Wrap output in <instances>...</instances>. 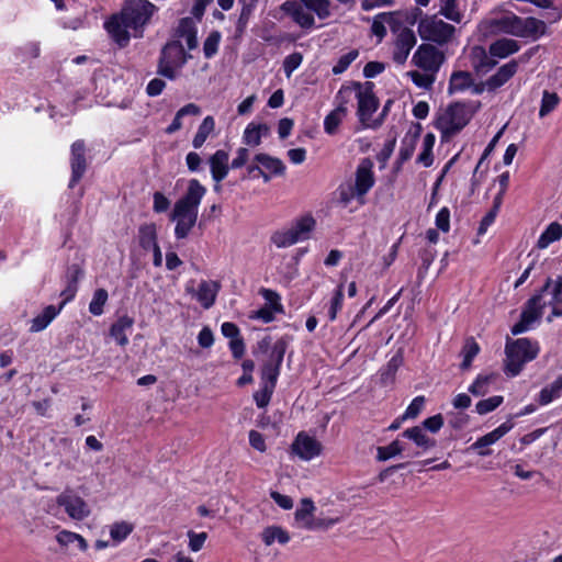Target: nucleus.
<instances>
[{
    "label": "nucleus",
    "instance_id": "f257e3e1",
    "mask_svg": "<svg viewBox=\"0 0 562 562\" xmlns=\"http://www.w3.org/2000/svg\"><path fill=\"white\" fill-rule=\"evenodd\" d=\"M314 12L321 20H325L330 15L329 0H288L280 5V10L289 15L294 23L302 29H312L315 25Z\"/></svg>",
    "mask_w": 562,
    "mask_h": 562
},
{
    "label": "nucleus",
    "instance_id": "f03ea898",
    "mask_svg": "<svg viewBox=\"0 0 562 562\" xmlns=\"http://www.w3.org/2000/svg\"><path fill=\"white\" fill-rule=\"evenodd\" d=\"M539 348L537 344L527 338L507 341L505 353V372L510 376L517 375L524 364L533 360L538 355Z\"/></svg>",
    "mask_w": 562,
    "mask_h": 562
},
{
    "label": "nucleus",
    "instance_id": "7ed1b4c3",
    "mask_svg": "<svg viewBox=\"0 0 562 562\" xmlns=\"http://www.w3.org/2000/svg\"><path fill=\"white\" fill-rule=\"evenodd\" d=\"M191 57L186 53L181 42L170 41L161 48L157 74L169 80H175L177 78L176 69L183 67Z\"/></svg>",
    "mask_w": 562,
    "mask_h": 562
},
{
    "label": "nucleus",
    "instance_id": "20e7f679",
    "mask_svg": "<svg viewBox=\"0 0 562 562\" xmlns=\"http://www.w3.org/2000/svg\"><path fill=\"white\" fill-rule=\"evenodd\" d=\"M472 114L465 103L454 102L437 117L436 127L441 131L443 137L452 136L469 123Z\"/></svg>",
    "mask_w": 562,
    "mask_h": 562
},
{
    "label": "nucleus",
    "instance_id": "39448f33",
    "mask_svg": "<svg viewBox=\"0 0 562 562\" xmlns=\"http://www.w3.org/2000/svg\"><path fill=\"white\" fill-rule=\"evenodd\" d=\"M349 87L355 92V98L358 100V117L360 123L364 127H376L381 124V121L370 123L373 113L379 108V100L373 92V83L367 81L364 85L360 82H352Z\"/></svg>",
    "mask_w": 562,
    "mask_h": 562
},
{
    "label": "nucleus",
    "instance_id": "423d86ee",
    "mask_svg": "<svg viewBox=\"0 0 562 562\" xmlns=\"http://www.w3.org/2000/svg\"><path fill=\"white\" fill-rule=\"evenodd\" d=\"M156 7L147 0L126 1L121 10L122 16L132 30L135 36H143V29L149 22Z\"/></svg>",
    "mask_w": 562,
    "mask_h": 562
},
{
    "label": "nucleus",
    "instance_id": "0eeeda50",
    "mask_svg": "<svg viewBox=\"0 0 562 562\" xmlns=\"http://www.w3.org/2000/svg\"><path fill=\"white\" fill-rule=\"evenodd\" d=\"M315 227V220L312 216H304L297 220L290 228L278 231L271 236L272 243L278 248H284L308 238V234Z\"/></svg>",
    "mask_w": 562,
    "mask_h": 562
},
{
    "label": "nucleus",
    "instance_id": "6e6552de",
    "mask_svg": "<svg viewBox=\"0 0 562 562\" xmlns=\"http://www.w3.org/2000/svg\"><path fill=\"white\" fill-rule=\"evenodd\" d=\"M205 191V188L196 179L190 180L186 194L175 203L170 217L198 218V207Z\"/></svg>",
    "mask_w": 562,
    "mask_h": 562
},
{
    "label": "nucleus",
    "instance_id": "1a4fd4ad",
    "mask_svg": "<svg viewBox=\"0 0 562 562\" xmlns=\"http://www.w3.org/2000/svg\"><path fill=\"white\" fill-rule=\"evenodd\" d=\"M456 29L453 25L443 22L436 15L420 19L418 33L423 40L435 42L439 45L450 41Z\"/></svg>",
    "mask_w": 562,
    "mask_h": 562
},
{
    "label": "nucleus",
    "instance_id": "9d476101",
    "mask_svg": "<svg viewBox=\"0 0 562 562\" xmlns=\"http://www.w3.org/2000/svg\"><path fill=\"white\" fill-rule=\"evenodd\" d=\"M288 345V337H281L274 342L269 358L265 361L261 368V378L267 383H271L272 385L277 384L278 376L280 374V367L282 364Z\"/></svg>",
    "mask_w": 562,
    "mask_h": 562
},
{
    "label": "nucleus",
    "instance_id": "9b49d317",
    "mask_svg": "<svg viewBox=\"0 0 562 562\" xmlns=\"http://www.w3.org/2000/svg\"><path fill=\"white\" fill-rule=\"evenodd\" d=\"M259 165H250L247 170L252 177H261L265 182H269L272 176H283L285 166L283 161L268 154H257L254 158Z\"/></svg>",
    "mask_w": 562,
    "mask_h": 562
},
{
    "label": "nucleus",
    "instance_id": "f8f14e48",
    "mask_svg": "<svg viewBox=\"0 0 562 562\" xmlns=\"http://www.w3.org/2000/svg\"><path fill=\"white\" fill-rule=\"evenodd\" d=\"M352 99V88L341 87L337 93V106L334 109L324 121V130L327 134L334 135L337 133L338 126L347 115V104Z\"/></svg>",
    "mask_w": 562,
    "mask_h": 562
},
{
    "label": "nucleus",
    "instance_id": "ddd939ff",
    "mask_svg": "<svg viewBox=\"0 0 562 562\" xmlns=\"http://www.w3.org/2000/svg\"><path fill=\"white\" fill-rule=\"evenodd\" d=\"M412 61L424 71L435 74L445 61V55L431 44H422L413 55Z\"/></svg>",
    "mask_w": 562,
    "mask_h": 562
},
{
    "label": "nucleus",
    "instance_id": "4468645a",
    "mask_svg": "<svg viewBox=\"0 0 562 562\" xmlns=\"http://www.w3.org/2000/svg\"><path fill=\"white\" fill-rule=\"evenodd\" d=\"M56 502L59 506L65 508V512L72 519L82 520L90 514L87 503L70 490H66L59 494Z\"/></svg>",
    "mask_w": 562,
    "mask_h": 562
},
{
    "label": "nucleus",
    "instance_id": "2eb2a0df",
    "mask_svg": "<svg viewBox=\"0 0 562 562\" xmlns=\"http://www.w3.org/2000/svg\"><path fill=\"white\" fill-rule=\"evenodd\" d=\"M104 27L113 42L116 43L121 48L128 45L131 40L128 29L131 27L125 22L121 11L119 13L112 14L111 18L105 21Z\"/></svg>",
    "mask_w": 562,
    "mask_h": 562
},
{
    "label": "nucleus",
    "instance_id": "dca6fc26",
    "mask_svg": "<svg viewBox=\"0 0 562 562\" xmlns=\"http://www.w3.org/2000/svg\"><path fill=\"white\" fill-rule=\"evenodd\" d=\"M542 297V293L533 295L531 299L528 300V306L525 311H522L520 315V321L515 324L512 328V333L514 335H518L520 333H524L527 330L529 325L533 323L536 319H538L541 315V308L546 305L540 304Z\"/></svg>",
    "mask_w": 562,
    "mask_h": 562
},
{
    "label": "nucleus",
    "instance_id": "f3484780",
    "mask_svg": "<svg viewBox=\"0 0 562 562\" xmlns=\"http://www.w3.org/2000/svg\"><path fill=\"white\" fill-rule=\"evenodd\" d=\"M416 41V35L411 29H402L394 43L393 60L400 65L404 64Z\"/></svg>",
    "mask_w": 562,
    "mask_h": 562
},
{
    "label": "nucleus",
    "instance_id": "a211bd4d",
    "mask_svg": "<svg viewBox=\"0 0 562 562\" xmlns=\"http://www.w3.org/2000/svg\"><path fill=\"white\" fill-rule=\"evenodd\" d=\"M292 450L303 460H311L322 452V443L305 434H299L292 443Z\"/></svg>",
    "mask_w": 562,
    "mask_h": 562
},
{
    "label": "nucleus",
    "instance_id": "6ab92c4d",
    "mask_svg": "<svg viewBox=\"0 0 562 562\" xmlns=\"http://www.w3.org/2000/svg\"><path fill=\"white\" fill-rule=\"evenodd\" d=\"M85 143L77 140L71 146V171L72 176L69 182V188H74L76 183L82 178L87 169V160L85 157Z\"/></svg>",
    "mask_w": 562,
    "mask_h": 562
},
{
    "label": "nucleus",
    "instance_id": "aec40b11",
    "mask_svg": "<svg viewBox=\"0 0 562 562\" xmlns=\"http://www.w3.org/2000/svg\"><path fill=\"white\" fill-rule=\"evenodd\" d=\"M372 164L366 159L358 166L356 171L355 193L357 196H363L374 184Z\"/></svg>",
    "mask_w": 562,
    "mask_h": 562
},
{
    "label": "nucleus",
    "instance_id": "412c9836",
    "mask_svg": "<svg viewBox=\"0 0 562 562\" xmlns=\"http://www.w3.org/2000/svg\"><path fill=\"white\" fill-rule=\"evenodd\" d=\"M482 46L471 48L470 60L476 75H485L496 66L497 61Z\"/></svg>",
    "mask_w": 562,
    "mask_h": 562
},
{
    "label": "nucleus",
    "instance_id": "4be33fe9",
    "mask_svg": "<svg viewBox=\"0 0 562 562\" xmlns=\"http://www.w3.org/2000/svg\"><path fill=\"white\" fill-rule=\"evenodd\" d=\"M513 425L510 423H504L501 426H498L493 431L484 435L483 437L479 438L471 447L470 449L476 450L477 453L482 457L488 456L491 453V450H484V448L495 443L497 440H499L503 436H505L510 429Z\"/></svg>",
    "mask_w": 562,
    "mask_h": 562
},
{
    "label": "nucleus",
    "instance_id": "5701e85b",
    "mask_svg": "<svg viewBox=\"0 0 562 562\" xmlns=\"http://www.w3.org/2000/svg\"><path fill=\"white\" fill-rule=\"evenodd\" d=\"M550 292L551 300L549 305L552 306V316H562V276H559L555 281L548 278L541 289V293Z\"/></svg>",
    "mask_w": 562,
    "mask_h": 562
},
{
    "label": "nucleus",
    "instance_id": "b1692460",
    "mask_svg": "<svg viewBox=\"0 0 562 562\" xmlns=\"http://www.w3.org/2000/svg\"><path fill=\"white\" fill-rule=\"evenodd\" d=\"M228 158L227 151L218 149L209 159L212 178L217 183L224 180L229 171Z\"/></svg>",
    "mask_w": 562,
    "mask_h": 562
},
{
    "label": "nucleus",
    "instance_id": "393cba45",
    "mask_svg": "<svg viewBox=\"0 0 562 562\" xmlns=\"http://www.w3.org/2000/svg\"><path fill=\"white\" fill-rule=\"evenodd\" d=\"M220 286L217 281H202L200 283L195 295L204 308H210L215 303ZM188 291L194 293L193 289H188Z\"/></svg>",
    "mask_w": 562,
    "mask_h": 562
},
{
    "label": "nucleus",
    "instance_id": "a878e982",
    "mask_svg": "<svg viewBox=\"0 0 562 562\" xmlns=\"http://www.w3.org/2000/svg\"><path fill=\"white\" fill-rule=\"evenodd\" d=\"M83 271L79 265H71L66 271L67 286L61 291L60 295L64 297L61 305L72 300L78 290V281L82 277Z\"/></svg>",
    "mask_w": 562,
    "mask_h": 562
},
{
    "label": "nucleus",
    "instance_id": "bb28decb",
    "mask_svg": "<svg viewBox=\"0 0 562 562\" xmlns=\"http://www.w3.org/2000/svg\"><path fill=\"white\" fill-rule=\"evenodd\" d=\"M517 69L518 63L516 60H510L509 63L499 67L496 74L491 76L486 81L488 90H495L502 87L517 72Z\"/></svg>",
    "mask_w": 562,
    "mask_h": 562
},
{
    "label": "nucleus",
    "instance_id": "cd10ccee",
    "mask_svg": "<svg viewBox=\"0 0 562 562\" xmlns=\"http://www.w3.org/2000/svg\"><path fill=\"white\" fill-rule=\"evenodd\" d=\"M493 25L501 32L521 37L524 36L522 31V18L515 14H507L493 21Z\"/></svg>",
    "mask_w": 562,
    "mask_h": 562
},
{
    "label": "nucleus",
    "instance_id": "c85d7f7f",
    "mask_svg": "<svg viewBox=\"0 0 562 562\" xmlns=\"http://www.w3.org/2000/svg\"><path fill=\"white\" fill-rule=\"evenodd\" d=\"M134 325V319L127 315L119 317L110 327V336L113 337L120 346L128 344V338L125 334L127 329H131Z\"/></svg>",
    "mask_w": 562,
    "mask_h": 562
},
{
    "label": "nucleus",
    "instance_id": "c756f323",
    "mask_svg": "<svg viewBox=\"0 0 562 562\" xmlns=\"http://www.w3.org/2000/svg\"><path fill=\"white\" fill-rule=\"evenodd\" d=\"M519 45L517 41L512 38H501L490 45L488 53L492 56L505 58L518 52Z\"/></svg>",
    "mask_w": 562,
    "mask_h": 562
},
{
    "label": "nucleus",
    "instance_id": "7c9ffc66",
    "mask_svg": "<svg viewBox=\"0 0 562 562\" xmlns=\"http://www.w3.org/2000/svg\"><path fill=\"white\" fill-rule=\"evenodd\" d=\"M139 246L144 250H149L158 245L157 243V227L155 223H146L138 228Z\"/></svg>",
    "mask_w": 562,
    "mask_h": 562
},
{
    "label": "nucleus",
    "instance_id": "2f4dec72",
    "mask_svg": "<svg viewBox=\"0 0 562 562\" xmlns=\"http://www.w3.org/2000/svg\"><path fill=\"white\" fill-rule=\"evenodd\" d=\"M402 436L413 440L416 443V446L422 448L423 450H428L436 446V440L429 438L425 434L423 428L419 426L406 429L405 431H403Z\"/></svg>",
    "mask_w": 562,
    "mask_h": 562
},
{
    "label": "nucleus",
    "instance_id": "473e14b6",
    "mask_svg": "<svg viewBox=\"0 0 562 562\" xmlns=\"http://www.w3.org/2000/svg\"><path fill=\"white\" fill-rule=\"evenodd\" d=\"M480 346L473 337H468L461 349V356L463 358L460 369L467 371L471 368L473 359L479 355Z\"/></svg>",
    "mask_w": 562,
    "mask_h": 562
},
{
    "label": "nucleus",
    "instance_id": "72a5a7b5",
    "mask_svg": "<svg viewBox=\"0 0 562 562\" xmlns=\"http://www.w3.org/2000/svg\"><path fill=\"white\" fill-rule=\"evenodd\" d=\"M177 33L180 37L186 38L189 49H194L198 47L196 31L190 18H183L180 21Z\"/></svg>",
    "mask_w": 562,
    "mask_h": 562
},
{
    "label": "nucleus",
    "instance_id": "f704fd0d",
    "mask_svg": "<svg viewBox=\"0 0 562 562\" xmlns=\"http://www.w3.org/2000/svg\"><path fill=\"white\" fill-rule=\"evenodd\" d=\"M473 85L472 75L468 71H454L450 77L449 93L452 94L456 91H463Z\"/></svg>",
    "mask_w": 562,
    "mask_h": 562
},
{
    "label": "nucleus",
    "instance_id": "c9c22d12",
    "mask_svg": "<svg viewBox=\"0 0 562 562\" xmlns=\"http://www.w3.org/2000/svg\"><path fill=\"white\" fill-rule=\"evenodd\" d=\"M561 237H562V225L558 222H553L540 235V237L537 241V247L539 249H544L551 243L559 240Z\"/></svg>",
    "mask_w": 562,
    "mask_h": 562
},
{
    "label": "nucleus",
    "instance_id": "e433bc0d",
    "mask_svg": "<svg viewBox=\"0 0 562 562\" xmlns=\"http://www.w3.org/2000/svg\"><path fill=\"white\" fill-rule=\"evenodd\" d=\"M63 307L60 305L59 308H56L54 305H48L44 308L43 313L37 315L32 321L31 330L32 331H41L47 327V325L55 318L58 314L59 310Z\"/></svg>",
    "mask_w": 562,
    "mask_h": 562
},
{
    "label": "nucleus",
    "instance_id": "4c0bfd02",
    "mask_svg": "<svg viewBox=\"0 0 562 562\" xmlns=\"http://www.w3.org/2000/svg\"><path fill=\"white\" fill-rule=\"evenodd\" d=\"M201 109L194 103H188L182 106L175 115L172 123L166 128V133L173 134L182 127L181 119L186 115H199Z\"/></svg>",
    "mask_w": 562,
    "mask_h": 562
},
{
    "label": "nucleus",
    "instance_id": "58836bf2",
    "mask_svg": "<svg viewBox=\"0 0 562 562\" xmlns=\"http://www.w3.org/2000/svg\"><path fill=\"white\" fill-rule=\"evenodd\" d=\"M547 25L543 21L536 18L522 19V37H538L544 34Z\"/></svg>",
    "mask_w": 562,
    "mask_h": 562
},
{
    "label": "nucleus",
    "instance_id": "ea45409f",
    "mask_svg": "<svg viewBox=\"0 0 562 562\" xmlns=\"http://www.w3.org/2000/svg\"><path fill=\"white\" fill-rule=\"evenodd\" d=\"M214 119L212 116H206L199 126V130L192 140V145L195 149L202 147L207 136L214 131Z\"/></svg>",
    "mask_w": 562,
    "mask_h": 562
},
{
    "label": "nucleus",
    "instance_id": "a19ab883",
    "mask_svg": "<svg viewBox=\"0 0 562 562\" xmlns=\"http://www.w3.org/2000/svg\"><path fill=\"white\" fill-rule=\"evenodd\" d=\"M262 540L267 546H271L276 540L284 544L290 540V536L281 527L272 526L262 531Z\"/></svg>",
    "mask_w": 562,
    "mask_h": 562
},
{
    "label": "nucleus",
    "instance_id": "79ce46f5",
    "mask_svg": "<svg viewBox=\"0 0 562 562\" xmlns=\"http://www.w3.org/2000/svg\"><path fill=\"white\" fill-rule=\"evenodd\" d=\"M239 2L241 3V10H240V14H239V18H238V21H237V26H236V31L241 34L248 22H249V19L252 14V11L258 2V0H239Z\"/></svg>",
    "mask_w": 562,
    "mask_h": 562
},
{
    "label": "nucleus",
    "instance_id": "37998d69",
    "mask_svg": "<svg viewBox=\"0 0 562 562\" xmlns=\"http://www.w3.org/2000/svg\"><path fill=\"white\" fill-rule=\"evenodd\" d=\"M171 220L177 221L175 234L178 239H183L188 237L190 231L196 223V218L187 216L171 217Z\"/></svg>",
    "mask_w": 562,
    "mask_h": 562
},
{
    "label": "nucleus",
    "instance_id": "c03bdc74",
    "mask_svg": "<svg viewBox=\"0 0 562 562\" xmlns=\"http://www.w3.org/2000/svg\"><path fill=\"white\" fill-rule=\"evenodd\" d=\"M315 506L311 498H302L301 507L295 512V519L299 522H302V527L304 528V524L314 517Z\"/></svg>",
    "mask_w": 562,
    "mask_h": 562
},
{
    "label": "nucleus",
    "instance_id": "a18cd8bd",
    "mask_svg": "<svg viewBox=\"0 0 562 562\" xmlns=\"http://www.w3.org/2000/svg\"><path fill=\"white\" fill-rule=\"evenodd\" d=\"M403 450H404V447L402 446V443L398 440H394L389 446L378 447L376 459L379 461H386L390 458L401 454L403 452Z\"/></svg>",
    "mask_w": 562,
    "mask_h": 562
},
{
    "label": "nucleus",
    "instance_id": "49530a36",
    "mask_svg": "<svg viewBox=\"0 0 562 562\" xmlns=\"http://www.w3.org/2000/svg\"><path fill=\"white\" fill-rule=\"evenodd\" d=\"M108 292L104 289H98L94 294L93 299L89 304V312L92 315L99 316L103 313V306L105 305L108 301Z\"/></svg>",
    "mask_w": 562,
    "mask_h": 562
},
{
    "label": "nucleus",
    "instance_id": "de8ad7c7",
    "mask_svg": "<svg viewBox=\"0 0 562 562\" xmlns=\"http://www.w3.org/2000/svg\"><path fill=\"white\" fill-rule=\"evenodd\" d=\"M561 389V380H557L555 382H553L550 387L542 389L539 395V403L541 405L549 404L551 401H553V398L559 396Z\"/></svg>",
    "mask_w": 562,
    "mask_h": 562
},
{
    "label": "nucleus",
    "instance_id": "09e8293b",
    "mask_svg": "<svg viewBox=\"0 0 562 562\" xmlns=\"http://www.w3.org/2000/svg\"><path fill=\"white\" fill-rule=\"evenodd\" d=\"M495 375H479L473 384L469 387V392L480 396L487 393V385L494 380Z\"/></svg>",
    "mask_w": 562,
    "mask_h": 562
},
{
    "label": "nucleus",
    "instance_id": "8fccbe9b",
    "mask_svg": "<svg viewBox=\"0 0 562 562\" xmlns=\"http://www.w3.org/2000/svg\"><path fill=\"white\" fill-rule=\"evenodd\" d=\"M502 403L503 396L495 395L490 398L480 401L475 406V411L480 415H485L497 408Z\"/></svg>",
    "mask_w": 562,
    "mask_h": 562
},
{
    "label": "nucleus",
    "instance_id": "3c124183",
    "mask_svg": "<svg viewBox=\"0 0 562 562\" xmlns=\"http://www.w3.org/2000/svg\"><path fill=\"white\" fill-rule=\"evenodd\" d=\"M339 518H322L313 517L304 524V528L307 530H325L338 522Z\"/></svg>",
    "mask_w": 562,
    "mask_h": 562
},
{
    "label": "nucleus",
    "instance_id": "603ef678",
    "mask_svg": "<svg viewBox=\"0 0 562 562\" xmlns=\"http://www.w3.org/2000/svg\"><path fill=\"white\" fill-rule=\"evenodd\" d=\"M133 531V525L126 521L115 522L111 527V538L114 541L124 540Z\"/></svg>",
    "mask_w": 562,
    "mask_h": 562
},
{
    "label": "nucleus",
    "instance_id": "864d4df0",
    "mask_svg": "<svg viewBox=\"0 0 562 562\" xmlns=\"http://www.w3.org/2000/svg\"><path fill=\"white\" fill-rule=\"evenodd\" d=\"M559 103V97L557 93H551L549 91L543 92L541 108L539 111L540 117H544L548 115Z\"/></svg>",
    "mask_w": 562,
    "mask_h": 562
},
{
    "label": "nucleus",
    "instance_id": "5fc2aeb1",
    "mask_svg": "<svg viewBox=\"0 0 562 562\" xmlns=\"http://www.w3.org/2000/svg\"><path fill=\"white\" fill-rule=\"evenodd\" d=\"M442 7L440 13L446 16L448 20L460 23L461 22V13L457 10V1L456 0H441Z\"/></svg>",
    "mask_w": 562,
    "mask_h": 562
},
{
    "label": "nucleus",
    "instance_id": "6e6d98bb",
    "mask_svg": "<svg viewBox=\"0 0 562 562\" xmlns=\"http://www.w3.org/2000/svg\"><path fill=\"white\" fill-rule=\"evenodd\" d=\"M408 76L417 87L424 89H430L435 81V76L432 72L422 74L417 70H413L408 72Z\"/></svg>",
    "mask_w": 562,
    "mask_h": 562
},
{
    "label": "nucleus",
    "instance_id": "4d7b16f0",
    "mask_svg": "<svg viewBox=\"0 0 562 562\" xmlns=\"http://www.w3.org/2000/svg\"><path fill=\"white\" fill-rule=\"evenodd\" d=\"M220 40H221L220 32L213 31L209 34V36L206 37V40L204 41V44H203V52H204V56L206 58H211L213 55L216 54Z\"/></svg>",
    "mask_w": 562,
    "mask_h": 562
},
{
    "label": "nucleus",
    "instance_id": "13d9d810",
    "mask_svg": "<svg viewBox=\"0 0 562 562\" xmlns=\"http://www.w3.org/2000/svg\"><path fill=\"white\" fill-rule=\"evenodd\" d=\"M274 387L276 385L266 382L263 389L255 393L254 398L258 407L263 408L269 404Z\"/></svg>",
    "mask_w": 562,
    "mask_h": 562
},
{
    "label": "nucleus",
    "instance_id": "bf43d9fd",
    "mask_svg": "<svg viewBox=\"0 0 562 562\" xmlns=\"http://www.w3.org/2000/svg\"><path fill=\"white\" fill-rule=\"evenodd\" d=\"M357 57L358 50L356 49H352L349 53L340 56L337 64L333 67V72L335 75L342 74Z\"/></svg>",
    "mask_w": 562,
    "mask_h": 562
},
{
    "label": "nucleus",
    "instance_id": "052dcab7",
    "mask_svg": "<svg viewBox=\"0 0 562 562\" xmlns=\"http://www.w3.org/2000/svg\"><path fill=\"white\" fill-rule=\"evenodd\" d=\"M302 60V54L296 52L284 58L283 69L288 78H290L292 72L301 65Z\"/></svg>",
    "mask_w": 562,
    "mask_h": 562
},
{
    "label": "nucleus",
    "instance_id": "680f3d73",
    "mask_svg": "<svg viewBox=\"0 0 562 562\" xmlns=\"http://www.w3.org/2000/svg\"><path fill=\"white\" fill-rule=\"evenodd\" d=\"M425 398L424 396L415 397L412 403L406 408L405 413L402 416V419L407 418H416L424 407Z\"/></svg>",
    "mask_w": 562,
    "mask_h": 562
},
{
    "label": "nucleus",
    "instance_id": "e2e57ef3",
    "mask_svg": "<svg viewBox=\"0 0 562 562\" xmlns=\"http://www.w3.org/2000/svg\"><path fill=\"white\" fill-rule=\"evenodd\" d=\"M415 146H416L415 138H408V137L404 138L402 147L400 149V155H398V159L401 162L408 160L413 156Z\"/></svg>",
    "mask_w": 562,
    "mask_h": 562
},
{
    "label": "nucleus",
    "instance_id": "0e129e2a",
    "mask_svg": "<svg viewBox=\"0 0 562 562\" xmlns=\"http://www.w3.org/2000/svg\"><path fill=\"white\" fill-rule=\"evenodd\" d=\"M448 424L456 430L462 429L469 424V416L464 413H450Z\"/></svg>",
    "mask_w": 562,
    "mask_h": 562
},
{
    "label": "nucleus",
    "instance_id": "69168bd1",
    "mask_svg": "<svg viewBox=\"0 0 562 562\" xmlns=\"http://www.w3.org/2000/svg\"><path fill=\"white\" fill-rule=\"evenodd\" d=\"M188 537H189L190 549L192 551L196 552V551L201 550V548L203 547V544L207 538V535H206V532L195 533L194 531L190 530L188 532Z\"/></svg>",
    "mask_w": 562,
    "mask_h": 562
},
{
    "label": "nucleus",
    "instance_id": "338daca9",
    "mask_svg": "<svg viewBox=\"0 0 562 562\" xmlns=\"http://www.w3.org/2000/svg\"><path fill=\"white\" fill-rule=\"evenodd\" d=\"M244 142L249 146H259L261 143V137L259 133L255 128V124H249L244 133Z\"/></svg>",
    "mask_w": 562,
    "mask_h": 562
},
{
    "label": "nucleus",
    "instance_id": "774afa93",
    "mask_svg": "<svg viewBox=\"0 0 562 562\" xmlns=\"http://www.w3.org/2000/svg\"><path fill=\"white\" fill-rule=\"evenodd\" d=\"M436 226L438 229L447 233L450 228V212L447 207H442L436 216Z\"/></svg>",
    "mask_w": 562,
    "mask_h": 562
}]
</instances>
